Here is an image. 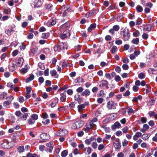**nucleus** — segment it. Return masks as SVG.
<instances>
[{
	"mask_svg": "<svg viewBox=\"0 0 157 157\" xmlns=\"http://www.w3.org/2000/svg\"><path fill=\"white\" fill-rule=\"evenodd\" d=\"M68 134L67 131L65 129H61L56 131L55 134L57 136H63Z\"/></svg>",
	"mask_w": 157,
	"mask_h": 157,
	"instance_id": "obj_1",
	"label": "nucleus"
},
{
	"mask_svg": "<svg viewBox=\"0 0 157 157\" xmlns=\"http://www.w3.org/2000/svg\"><path fill=\"white\" fill-rule=\"evenodd\" d=\"M121 34L123 36V39L124 41L128 40L129 38L130 35L128 30L124 29L121 32Z\"/></svg>",
	"mask_w": 157,
	"mask_h": 157,
	"instance_id": "obj_2",
	"label": "nucleus"
},
{
	"mask_svg": "<svg viewBox=\"0 0 157 157\" xmlns=\"http://www.w3.org/2000/svg\"><path fill=\"white\" fill-rule=\"evenodd\" d=\"M84 124V122L82 121H77L74 123L72 126V128L75 129L77 128H79L82 127Z\"/></svg>",
	"mask_w": 157,
	"mask_h": 157,
	"instance_id": "obj_3",
	"label": "nucleus"
},
{
	"mask_svg": "<svg viewBox=\"0 0 157 157\" xmlns=\"http://www.w3.org/2000/svg\"><path fill=\"white\" fill-rule=\"evenodd\" d=\"M117 105V104L112 101H109L107 104V107L109 109H115Z\"/></svg>",
	"mask_w": 157,
	"mask_h": 157,
	"instance_id": "obj_4",
	"label": "nucleus"
},
{
	"mask_svg": "<svg viewBox=\"0 0 157 157\" xmlns=\"http://www.w3.org/2000/svg\"><path fill=\"white\" fill-rule=\"evenodd\" d=\"M70 36V31L68 30H66L62 34L60 35L59 37L62 39H64L67 38L68 37Z\"/></svg>",
	"mask_w": 157,
	"mask_h": 157,
	"instance_id": "obj_5",
	"label": "nucleus"
},
{
	"mask_svg": "<svg viewBox=\"0 0 157 157\" xmlns=\"http://www.w3.org/2000/svg\"><path fill=\"white\" fill-rule=\"evenodd\" d=\"M46 145L47 147L46 151H48L50 153L52 151L54 146L53 142H50L49 143L46 144Z\"/></svg>",
	"mask_w": 157,
	"mask_h": 157,
	"instance_id": "obj_6",
	"label": "nucleus"
},
{
	"mask_svg": "<svg viewBox=\"0 0 157 157\" xmlns=\"http://www.w3.org/2000/svg\"><path fill=\"white\" fill-rule=\"evenodd\" d=\"M98 84L99 87H101L103 86L107 87L108 86V82L106 80H103L99 82Z\"/></svg>",
	"mask_w": 157,
	"mask_h": 157,
	"instance_id": "obj_7",
	"label": "nucleus"
},
{
	"mask_svg": "<svg viewBox=\"0 0 157 157\" xmlns=\"http://www.w3.org/2000/svg\"><path fill=\"white\" fill-rule=\"evenodd\" d=\"M40 137L41 139L43 140H48L49 138V135L46 133H43L41 134Z\"/></svg>",
	"mask_w": 157,
	"mask_h": 157,
	"instance_id": "obj_8",
	"label": "nucleus"
},
{
	"mask_svg": "<svg viewBox=\"0 0 157 157\" xmlns=\"http://www.w3.org/2000/svg\"><path fill=\"white\" fill-rule=\"evenodd\" d=\"M56 23V21L55 18H53L52 20L48 21L47 23V25L49 26L54 25Z\"/></svg>",
	"mask_w": 157,
	"mask_h": 157,
	"instance_id": "obj_9",
	"label": "nucleus"
},
{
	"mask_svg": "<svg viewBox=\"0 0 157 157\" xmlns=\"http://www.w3.org/2000/svg\"><path fill=\"white\" fill-rule=\"evenodd\" d=\"M94 140V138L93 137H91L88 139H87L85 140V143L87 145L90 144L91 142Z\"/></svg>",
	"mask_w": 157,
	"mask_h": 157,
	"instance_id": "obj_10",
	"label": "nucleus"
},
{
	"mask_svg": "<svg viewBox=\"0 0 157 157\" xmlns=\"http://www.w3.org/2000/svg\"><path fill=\"white\" fill-rule=\"evenodd\" d=\"M90 94V92L89 90L86 89L85 90L82 92L81 94V95L82 96H88Z\"/></svg>",
	"mask_w": 157,
	"mask_h": 157,
	"instance_id": "obj_11",
	"label": "nucleus"
},
{
	"mask_svg": "<svg viewBox=\"0 0 157 157\" xmlns=\"http://www.w3.org/2000/svg\"><path fill=\"white\" fill-rule=\"evenodd\" d=\"M121 126V124L119 122H116L114 124L112 125L111 128L113 130H114L117 128H120Z\"/></svg>",
	"mask_w": 157,
	"mask_h": 157,
	"instance_id": "obj_12",
	"label": "nucleus"
},
{
	"mask_svg": "<svg viewBox=\"0 0 157 157\" xmlns=\"http://www.w3.org/2000/svg\"><path fill=\"white\" fill-rule=\"evenodd\" d=\"M148 18H149V20L151 22V24L148 25V31H150L152 28H153L154 26L152 25V23L151 22L153 21H151V17L150 16L148 17Z\"/></svg>",
	"mask_w": 157,
	"mask_h": 157,
	"instance_id": "obj_13",
	"label": "nucleus"
},
{
	"mask_svg": "<svg viewBox=\"0 0 157 157\" xmlns=\"http://www.w3.org/2000/svg\"><path fill=\"white\" fill-rule=\"evenodd\" d=\"M1 146L2 148L5 149H10V147L9 146V142H4L3 143L1 144Z\"/></svg>",
	"mask_w": 157,
	"mask_h": 157,
	"instance_id": "obj_14",
	"label": "nucleus"
},
{
	"mask_svg": "<svg viewBox=\"0 0 157 157\" xmlns=\"http://www.w3.org/2000/svg\"><path fill=\"white\" fill-rule=\"evenodd\" d=\"M58 98H55L54 99V101H53L51 104V106L52 108L55 107L56 105L58 104Z\"/></svg>",
	"mask_w": 157,
	"mask_h": 157,
	"instance_id": "obj_15",
	"label": "nucleus"
},
{
	"mask_svg": "<svg viewBox=\"0 0 157 157\" xmlns=\"http://www.w3.org/2000/svg\"><path fill=\"white\" fill-rule=\"evenodd\" d=\"M114 146L116 149H120L121 147V144L118 141L116 140L114 142Z\"/></svg>",
	"mask_w": 157,
	"mask_h": 157,
	"instance_id": "obj_16",
	"label": "nucleus"
},
{
	"mask_svg": "<svg viewBox=\"0 0 157 157\" xmlns=\"http://www.w3.org/2000/svg\"><path fill=\"white\" fill-rule=\"evenodd\" d=\"M84 150L85 151V153L87 154L88 155L90 154L92 151V150L90 147H86L84 149Z\"/></svg>",
	"mask_w": 157,
	"mask_h": 157,
	"instance_id": "obj_17",
	"label": "nucleus"
},
{
	"mask_svg": "<svg viewBox=\"0 0 157 157\" xmlns=\"http://www.w3.org/2000/svg\"><path fill=\"white\" fill-rule=\"evenodd\" d=\"M142 135V133L140 132H138L136 133L133 136V139L135 140H137L138 138L140 137Z\"/></svg>",
	"mask_w": 157,
	"mask_h": 157,
	"instance_id": "obj_18",
	"label": "nucleus"
},
{
	"mask_svg": "<svg viewBox=\"0 0 157 157\" xmlns=\"http://www.w3.org/2000/svg\"><path fill=\"white\" fill-rule=\"evenodd\" d=\"M60 100L62 102H64L66 100V96L64 94H60Z\"/></svg>",
	"mask_w": 157,
	"mask_h": 157,
	"instance_id": "obj_19",
	"label": "nucleus"
},
{
	"mask_svg": "<svg viewBox=\"0 0 157 157\" xmlns=\"http://www.w3.org/2000/svg\"><path fill=\"white\" fill-rule=\"evenodd\" d=\"M96 25L95 24H91L90 27L88 28L87 30L88 32H90L94 29L96 27Z\"/></svg>",
	"mask_w": 157,
	"mask_h": 157,
	"instance_id": "obj_20",
	"label": "nucleus"
},
{
	"mask_svg": "<svg viewBox=\"0 0 157 157\" xmlns=\"http://www.w3.org/2000/svg\"><path fill=\"white\" fill-rule=\"evenodd\" d=\"M85 107V105L82 104L78 105V112L80 113L82 112L83 109Z\"/></svg>",
	"mask_w": 157,
	"mask_h": 157,
	"instance_id": "obj_21",
	"label": "nucleus"
},
{
	"mask_svg": "<svg viewBox=\"0 0 157 157\" xmlns=\"http://www.w3.org/2000/svg\"><path fill=\"white\" fill-rule=\"evenodd\" d=\"M70 25L69 23L67 21L65 23L62 25L61 26V28L62 29H65L69 27Z\"/></svg>",
	"mask_w": 157,
	"mask_h": 157,
	"instance_id": "obj_22",
	"label": "nucleus"
},
{
	"mask_svg": "<svg viewBox=\"0 0 157 157\" xmlns=\"http://www.w3.org/2000/svg\"><path fill=\"white\" fill-rule=\"evenodd\" d=\"M34 75L32 74L30 75L29 78H27L25 80V82L26 83L29 82L31 81L34 78Z\"/></svg>",
	"mask_w": 157,
	"mask_h": 157,
	"instance_id": "obj_23",
	"label": "nucleus"
},
{
	"mask_svg": "<svg viewBox=\"0 0 157 157\" xmlns=\"http://www.w3.org/2000/svg\"><path fill=\"white\" fill-rule=\"evenodd\" d=\"M50 73L52 76H56V78H57L58 76V75H57L56 71L55 70L51 71H50Z\"/></svg>",
	"mask_w": 157,
	"mask_h": 157,
	"instance_id": "obj_24",
	"label": "nucleus"
},
{
	"mask_svg": "<svg viewBox=\"0 0 157 157\" xmlns=\"http://www.w3.org/2000/svg\"><path fill=\"white\" fill-rule=\"evenodd\" d=\"M155 98L151 99L148 102V105H153L155 102Z\"/></svg>",
	"mask_w": 157,
	"mask_h": 157,
	"instance_id": "obj_25",
	"label": "nucleus"
},
{
	"mask_svg": "<svg viewBox=\"0 0 157 157\" xmlns=\"http://www.w3.org/2000/svg\"><path fill=\"white\" fill-rule=\"evenodd\" d=\"M74 98L75 100L77 101L79 104L81 103V98L79 95H76L75 96Z\"/></svg>",
	"mask_w": 157,
	"mask_h": 157,
	"instance_id": "obj_26",
	"label": "nucleus"
},
{
	"mask_svg": "<svg viewBox=\"0 0 157 157\" xmlns=\"http://www.w3.org/2000/svg\"><path fill=\"white\" fill-rule=\"evenodd\" d=\"M24 150V147L23 146H20L17 148V151L19 153L23 152Z\"/></svg>",
	"mask_w": 157,
	"mask_h": 157,
	"instance_id": "obj_27",
	"label": "nucleus"
},
{
	"mask_svg": "<svg viewBox=\"0 0 157 157\" xmlns=\"http://www.w3.org/2000/svg\"><path fill=\"white\" fill-rule=\"evenodd\" d=\"M147 130V124H144L143 128L141 129L140 131L143 133H144Z\"/></svg>",
	"mask_w": 157,
	"mask_h": 157,
	"instance_id": "obj_28",
	"label": "nucleus"
},
{
	"mask_svg": "<svg viewBox=\"0 0 157 157\" xmlns=\"http://www.w3.org/2000/svg\"><path fill=\"white\" fill-rule=\"evenodd\" d=\"M145 75L144 73L141 72L138 75V78L140 79H143L145 77Z\"/></svg>",
	"mask_w": 157,
	"mask_h": 157,
	"instance_id": "obj_29",
	"label": "nucleus"
},
{
	"mask_svg": "<svg viewBox=\"0 0 157 157\" xmlns=\"http://www.w3.org/2000/svg\"><path fill=\"white\" fill-rule=\"evenodd\" d=\"M23 63V59L22 58H20L18 60L17 64H19V66H21Z\"/></svg>",
	"mask_w": 157,
	"mask_h": 157,
	"instance_id": "obj_30",
	"label": "nucleus"
},
{
	"mask_svg": "<svg viewBox=\"0 0 157 157\" xmlns=\"http://www.w3.org/2000/svg\"><path fill=\"white\" fill-rule=\"evenodd\" d=\"M68 154V151L67 150H65L63 151L61 153V156L62 157H66Z\"/></svg>",
	"mask_w": 157,
	"mask_h": 157,
	"instance_id": "obj_31",
	"label": "nucleus"
},
{
	"mask_svg": "<svg viewBox=\"0 0 157 157\" xmlns=\"http://www.w3.org/2000/svg\"><path fill=\"white\" fill-rule=\"evenodd\" d=\"M137 11L139 12H141L143 10V9L142 7L139 5H138L136 8Z\"/></svg>",
	"mask_w": 157,
	"mask_h": 157,
	"instance_id": "obj_32",
	"label": "nucleus"
},
{
	"mask_svg": "<svg viewBox=\"0 0 157 157\" xmlns=\"http://www.w3.org/2000/svg\"><path fill=\"white\" fill-rule=\"evenodd\" d=\"M11 102V101H5L3 103V105L4 106L7 107L10 104Z\"/></svg>",
	"mask_w": 157,
	"mask_h": 157,
	"instance_id": "obj_33",
	"label": "nucleus"
},
{
	"mask_svg": "<svg viewBox=\"0 0 157 157\" xmlns=\"http://www.w3.org/2000/svg\"><path fill=\"white\" fill-rule=\"evenodd\" d=\"M133 35L134 37H137L140 36V32L137 30L135 31L133 33Z\"/></svg>",
	"mask_w": 157,
	"mask_h": 157,
	"instance_id": "obj_34",
	"label": "nucleus"
},
{
	"mask_svg": "<svg viewBox=\"0 0 157 157\" xmlns=\"http://www.w3.org/2000/svg\"><path fill=\"white\" fill-rule=\"evenodd\" d=\"M12 64L13 65V66L12 67H9V68L10 70H11L12 71H13L16 69L17 65L15 64H13V63H12Z\"/></svg>",
	"mask_w": 157,
	"mask_h": 157,
	"instance_id": "obj_35",
	"label": "nucleus"
},
{
	"mask_svg": "<svg viewBox=\"0 0 157 157\" xmlns=\"http://www.w3.org/2000/svg\"><path fill=\"white\" fill-rule=\"evenodd\" d=\"M28 124H33L35 122L34 120L32 118H30L28 120Z\"/></svg>",
	"mask_w": 157,
	"mask_h": 157,
	"instance_id": "obj_36",
	"label": "nucleus"
},
{
	"mask_svg": "<svg viewBox=\"0 0 157 157\" xmlns=\"http://www.w3.org/2000/svg\"><path fill=\"white\" fill-rule=\"evenodd\" d=\"M89 125L91 128H94L96 127V125L94 123L90 121L89 122Z\"/></svg>",
	"mask_w": 157,
	"mask_h": 157,
	"instance_id": "obj_37",
	"label": "nucleus"
},
{
	"mask_svg": "<svg viewBox=\"0 0 157 157\" xmlns=\"http://www.w3.org/2000/svg\"><path fill=\"white\" fill-rule=\"evenodd\" d=\"M27 156V157H37V155L35 154H32L30 153H28Z\"/></svg>",
	"mask_w": 157,
	"mask_h": 157,
	"instance_id": "obj_38",
	"label": "nucleus"
},
{
	"mask_svg": "<svg viewBox=\"0 0 157 157\" xmlns=\"http://www.w3.org/2000/svg\"><path fill=\"white\" fill-rule=\"evenodd\" d=\"M38 49V48L36 47L33 48L31 50V52L33 54H35L36 53Z\"/></svg>",
	"mask_w": 157,
	"mask_h": 157,
	"instance_id": "obj_39",
	"label": "nucleus"
},
{
	"mask_svg": "<svg viewBox=\"0 0 157 157\" xmlns=\"http://www.w3.org/2000/svg\"><path fill=\"white\" fill-rule=\"evenodd\" d=\"M54 49L55 52H59L60 51V49H59V45H55L54 47Z\"/></svg>",
	"mask_w": 157,
	"mask_h": 157,
	"instance_id": "obj_40",
	"label": "nucleus"
},
{
	"mask_svg": "<svg viewBox=\"0 0 157 157\" xmlns=\"http://www.w3.org/2000/svg\"><path fill=\"white\" fill-rule=\"evenodd\" d=\"M96 11L95 9H93L89 12V14H90V15L91 16L94 14H96Z\"/></svg>",
	"mask_w": 157,
	"mask_h": 157,
	"instance_id": "obj_41",
	"label": "nucleus"
},
{
	"mask_svg": "<svg viewBox=\"0 0 157 157\" xmlns=\"http://www.w3.org/2000/svg\"><path fill=\"white\" fill-rule=\"evenodd\" d=\"M139 42V39L138 38L134 39L132 40V43L135 44H138Z\"/></svg>",
	"mask_w": 157,
	"mask_h": 157,
	"instance_id": "obj_42",
	"label": "nucleus"
},
{
	"mask_svg": "<svg viewBox=\"0 0 157 157\" xmlns=\"http://www.w3.org/2000/svg\"><path fill=\"white\" fill-rule=\"evenodd\" d=\"M31 117L33 118V120H37L38 119V115L36 114H33L31 115Z\"/></svg>",
	"mask_w": 157,
	"mask_h": 157,
	"instance_id": "obj_43",
	"label": "nucleus"
},
{
	"mask_svg": "<svg viewBox=\"0 0 157 157\" xmlns=\"http://www.w3.org/2000/svg\"><path fill=\"white\" fill-rule=\"evenodd\" d=\"M117 47L115 46H113L111 49V52L112 53H114L116 52L117 50Z\"/></svg>",
	"mask_w": 157,
	"mask_h": 157,
	"instance_id": "obj_44",
	"label": "nucleus"
},
{
	"mask_svg": "<svg viewBox=\"0 0 157 157\" xmlns=\"http://www.w3.org/2000/svg\"><path fill=\"white\" fill-rule=\"evenodd\" d=\"M7 85L8 86L10 87L11 89H14L15 87V86L12 84V83L9 82L7 84Z\"/></svg>",
	"mask_w": 157,
	"mask_h": 157,
	"instance_id": "obj_45",
	"label": "nucleus"
},
{
	"mask_svg": "<svg viewBox=\"0 0 157 157\" xmlns=\"http://www.w3.org/2000/svg\"><path fill=\"white\" fill-rule=\"evenodd\" d=\"M113 29L114 31H117L119 30L120 27L118 25H116L113 26Z\"/></svg>",
	"mask_w": 157,
	"mask_h": 157,
	"instance_id": "obj_46",
	"label": "nucleus"
},
{
	"mask_svg": "<svg viewBox=\"0 0 157 157\" xmlns=\"http://www.w3.org/2000/svg\"><path fill=\"white\" fill-rule=\"evenodd\" d=\"M49 35V34L48 33H44L42 34V37L43 38L46 39L48 38Z\"/></svg>",
	"mask_w": 157,
	"mask_h": 157,
	"instance_id": "obj_47",
	"label": "nucleus"
},
{
	"mask_svg": "<svg viewBox=\"0 0 157 157\" xmlns=\"http://www.w3.org/2000/svg\"><path fill=\"white\" fill-rule=\"evenodd\" d=\"M28 116V114L27 113H25L23 115L22 117H21V119L22 120H26V119L27 118V117Z\"/></svg>",
	"mask_w": 157,
	"mask_h": 157,
	"instance_id": "obj_48",
	"label": "nucleus"
},
{
	"mask_svg": "<svg viewBox=\"0 0 157 157\" xmlns=\"http://www.w3.org/2000/svg\"><path fill=\"white\" fill-rule=\"evenodd\" d=\"M104 99L102 98H99L97 99V101L98 103L101 104L104 101Z\"/></svg>",
	"mask_w": 157,
	"mask_h": 157,
	"instance_id": "obj_49",
	"label": "nucleus"
},
{
	"mask_svg": "<svg viewBox=\"0 0 157 157\" xmlns=\"http://www.w3.org/2000/svg\"><path fill=\"white\" fill-rule=\"evenodd\" d=\"M92 147L94 149H96L98 146V144L96 142H94L91 145Z\"/></svg>",
	"mask_w": 157,
	"mask_h": 157,
	"instance_id": "obj_50",
	"label": "nucleus"
},
{
	"mask_svg": "<svg viewBox=\"0 0 157 157\" xmlns=\"http://www.w3.org/2000/svg\"><path fill=\"white\" fill-rule=\"evenodd\" d=\"M122 68L124 70H127L129 68V66L127 64H124L122 66Z\"/></svg>",
	"mask_w": 157,
	"mask_h": 157,
	"instance_id": "obj_51",
	"label": "nucleus"
},
{
	"mask_svg": "<svg viewBox=\"0 0 157 157\" xmlns=\"http://www.w3.org/2000/svg\"><path fill=\"white\" fill-rule=\"evenodd\" d=\"M38 81L40 84H41L44 82V78L42 77H40L38 78Z\"/></svg>",
	"mask_w": 157,
	"mask_h": 157,
	"instance_id": "obj_52",
	"label": "nucleus"
},
{
	"mask_svg": "<svg viewBox=\"0 0 157 157\" xmlns=\"http://www.w3.org/2000/svg\"><path fill=\"white\" fill-rule=\"evenodd\" d=\"M99 96L102 97H105V94H104V92L102 90H101L99 93Z\"/></svg>",
	"mask_w": 157,
	"mask_h": 157,
	"instance_id": "obj_53",
	"label": "nucleus"
},
{
	"mask_svg": "<svg viewBox=\"0 0 157 157\" xmlns=\"http://www.w3.org/2000/svg\"><path fill=\"white\" fill-rule=\"evenodd\" d=\"M121 78L119 75H116L115 78V80L117 82H118L121 80Z\"/></svg>",
	"mask_w": 157,
	"mask_h": 157,
	"instance_id": "obj_54",
	"label": "nucleus"
},
{
	"mask_svg": "<svg viewBox=\"0 0 157 157\" xmlns=\"http://www.w3.org/2000/svg\"><path fill=\"white\" fill-rule=\"evenodd\" d=\"M28 71V70L26 68H23L21 69L20 71L21 73L25 74L27 73Z\"/></svg>",
	"mask_w": 157,
	"mask_h": 157,
	"instance_id": "obj_55",
	"label": "nucleus"
},
{
	"mask_svg": "<svg viewBox=\"0 0 157 157\" xmlns=\"http://www.w3.org/2000/svg\"><path fill=\"white\" fill-rule=\"evenodd\" d=\"M139 121H141L142 123H145L147 121V119L146 118L144 117H142L141 118L140 120H139Z\"/></svg>",
	"mask_w": 157,
	"mask_h": 157,
	"instance_id": "obj_56",
	"label": "nucleus"
},
{
	"mask_svg": "<svg viewBox=\"0 0 157 157\" xmlns=\"http://www.w3.org/2000/svg\"><path fill=\"white\" fill-rule=\"evenodd\" d=\"M62 62L63 64L62 65V67L63 68L66 67L67 66V63L66 62L65 60H63Z\"/></svg>",
	"mask_w": 157,
	"mask_h": 157,
	"instance_id": "obj_57",
	"label": "nucleus"
},
{
	"mask_svg": "<svg viewBox=\"0 0 157 157\" xmlns=\"http://www.w3.org/2000/svg\"><path fill=\"white\" fill-rule=\"evenodd\" d=\"M26 93H30L32 90V88L29 86L26 87Z\"/></svg>",
	"mask_w": 157,
	"mask_h": 157,
	"instance_id": "obj_58",
	"label": "nucleus"
},
{
	"mask_svg": "<svg viewBox=\"0 0 157 157\" xmlns=\"http://www.w3.org/2000/svg\"><path fill=\"white\" fill-rule=\"evenodd\" d=\"M18 101L19 102L21 103L23 102L24 101V98L22 96H20L18 98Z\"/></svg>",
	"mask_w": 157,
	"mask_h": 157,
	"instance_id": "obj_59",
	"label": "nucleus"
},
{
	"mask_svg": "<svg viewBox=\"0 0 157 157\" xmlns=\"http://www.w3.org/2000/svg\"><path fill=\"white\" fill-rule=\"evenodd\" d=\"M83 90V89L82 87H79L76 90V91L78 93L82 92Z\"/></svg>",
	"mask_w": 157,
	"mask_h": 157,
	"instance_id": "obj_60",
	"label": "nucleus"
},
{
	"mask_svg": "<svg viewBox=\"0 0 157 157\" xmlns=\"http://www.w3.org/2000/svg\"><path fill=\"white\" fill-rule=\"evenodd\" d=\"M42 118L44 119H47L48 117V115L45 113H43L42 114Z\"/></svg>",
	"mask_w": 157,
	"mask_h": 157,
	"instance_id": "obj_61",
	"label": "nucleus"
},
{
	"mask_svg": "<svg viewBox=\"0 0 157 157\" xmlns=\"http://www.w3.org/2000/svg\"><path fill=\"white\" fill-rule=\"evenodd\" d=\"M45 148V146L44 145H40L39 146V149L40 151H43Z\"/></svg>",
	"mask_w": 157,
	"mask_h": 157,
	"instance_id": "obj_62",
	"label": "nucleus"
},
{
	"mask_svg": "<svg viewBox=\"0 0 157 157\" xmlns=\"http://www.w3.org/2000/svg\"><path fill=\"white\" fill-rule=\"evenodd\" d=\"M13 105L14 108L16 109L18 108L20 106L19 104L17 102H14Z\"/></svg>",
	"mask_w": 157,
	"mask_h": 157,
	"instance_id": "obj_63",
	"label": "nucleus"
},
{
	"mask_svg": "<svg viewBox=\"0 0 157 157\" xmlns=\"http://www.w3.org/2000/svg\"><path fill=\"white\" fill-rule=\"evenodd\" d=\"M121 71V67L119 66H117L115 68V71L118 73H120Z\"/></svg>",
	"mask_w": 157,
	"mask_h": 157,
	"instance_id": "obj_64",
	"label": "nucleus"
}]
</instances>
